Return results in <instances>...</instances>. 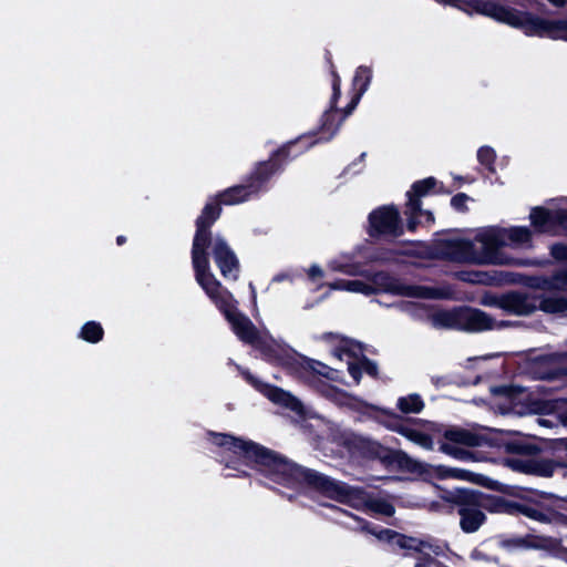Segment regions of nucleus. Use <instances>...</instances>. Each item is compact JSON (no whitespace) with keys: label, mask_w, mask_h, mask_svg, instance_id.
I'll return each mask as SVG.
<instances>
[{"label":"nucleus","mask_w":567,"mask_h":567,"mask_svg":"<svg viewBox=\"0 0 567 567\" xmlns=\"http://www.w3.org/2000/svg\"><path fill=\"white\" fill-rule=\"evenodd\" d=\"M444 437L446 442L442 443L441 450L457 458H464L467 455V452L455 446V444L464 445V446H475L478 444V437L473 433L458 429L452 427L445 431Z\"/></svg>","instance_id":"ddd939ff"},{"label":"nucleus","mask_w":567,"mask_h":567,"mask_svg":"<svg viewBox=\"0 0 567 567\" xmlns=\"http://www.w3.org/2000/svg\"><path fill=\"white\" fill-rule=\"evenodd\" d=\"M275 171V165L272 163H265L262 164L260 167H258L257 172H256V178L257 179H261L262 178V175H264V172H269V173H272Z\"/></svg>","instance_id":"473e14b6"},{"label":"nucleus","mask_w":567,"mask_h":567,"mask_svg":"<svg viewBox=\"0 0 567 567\" xmlns=\"http://www.w3.org/2000/svg\"><path fill=\"white\" fill-rule=\"evenodd\" d=\"M482 303L497 307L511 315L525 316L538 307V299L519 292H511L503 296L486 295L483 297Z\"/></svg>","instance_id":"9d476101"},{"label":"nucleus","mask_w":567,"mask_h":567,"mask_svg":"<svg viewBox=\"0 0 567 567\" xmlns=\"http://www.w3.org/2000/svg\"><path fill=\"white\" fill-rule=\"evenodd\" d=\"M334 117H336L334 112L326 113L324 114V120H323V123H322V130L328 131V132L331 131L333 133L336 131V128L334 130L330 128V122L333 121Z\"/></svg>","instance_id":"c9c22d12"},{"label":"nucleus","mask_w":567,"mask_h":567,"mask_svg":"<svg viewBox=\"0 0 567 567\" xmlns=\"http://www.w3.org/2000/svg\"><path fill=\"white\" fill-rule=\"evenodd\" d=\"M501 326V323L496 322L481 310L461 308V330L478 332L495 329Z\"/></svg>","instance_id":"4468645a"},{"label":"nucleus","mask_w":567,"mask_h":567,"mask_svg":"<svg viewBox=\"0 0 567 567\" xmlns=\"http://www.w3.org/2000/svg\"><path fill=\"white\" fill-rule=\"evenodd\" d=\"M548 1L556 7H563L566 3V0H548Z\"/></svg>","instance_id":"ea45409f"},{"label":"nucleus","mask_w":567,"mask_h":567,"mask_svg":"<svg viewBox=\"0 0 567 567\" xmlns=\"http://www.w3.org/2000/svg\"><path fill=\"white\" fill-rule=\"evenodd\" d=\"M247 379L257 388V390H259L265 396H267L274 403L287 406L298 413H302L301 402L295 396H292L290 393L285 392L281 389L274 388L261 382H257L252 380L250 375H247Z\"/></svg>","instance_id":"2eb2a0df"},{"label":"nucleus","mask_w":567,"mask_h":567,"mask_svg":"<svg viewBox=\"0 0 567 567\" xmlns=\"http://www.w3.org/2000/svg\"><path fill=\"white\" fill-rule=\"evenodd\" d=\"M478 13L491 17L511 27L522 29L528 37H547L567 41V19L546 20L529 13L501 7L494 2L474 1L468 3Z\"/></svg>","instance_id":"20e7f679"},{"label":"nucleus","mask_w":567,"mask_h":567,"mask_svg":"<svg viewBox=\"0 0 567 567\" xmlns=\"http://www.w3.org/2000/svg\"><path fill=\"white\" fill-rule=\"evenodd\" d=\"M458 514L461 528L465 533L476 532L485 520V515L475 501L461 506Z\"/></svg>","instance_id":"f3484780"},{"label":"nucleus","mask_w":567,"mask_h":567,"mask_svg":"<svg viewBox=\"0 0 567 567\" xmlns=\"http://www.w3.org/2000/svg\"><path fill=\"white\" fill-rule=\"evenodd\" d=\"M249 195H250V192H248L247 187L236 186V187H233V188L228 189L227 192H225L220 196V200L223 204L234 205V204H238V203L246 200Z\"/></svg>","instance_id":"4be33fe9"},{"label":"nucleus","mask_w":567,"mask_h":567,"mask_svg":"<svg viewBox=\"0 0 567 567\" xmlns=\"http://www.w3.org/2000/svg\"><path fill=\"white\" fill-rule=\"evenodd\" d=\"M281 364L289 367L295 372H297L301 378L310 379L315 374L324 375L327 378H331L330 374L333 373V370L329 369L327 365L321 362L313 361L301 357L299 354L286 353L284 357L276 358Z\"/></svg>","instance_id":"f8f14e48"},{"label":"nucleus","mask_w":567,"mask_h":567,"mask_svg":"<svg viewBox=\"0 0 567 567\" xmlns=\"http://www.w3.org/2000/svg\"><path fill=\"white\" fill-rule=\"evenodd\" d=\"M478 162L486 166L491 172H494L493 163L495 161V152L493 148L484 146L477 152Z\"/></svg>","instance_id":"bb28decb"},{"label":"nucleus","mask_w":567,"mask_h":567,"mask_svg":"<svg viewBox=\"0 0 567 567\" xmlns=\"http://www.w3.org/2000/svg\"><path fill=\"white\" fill-rule=\"evenodd\" d=\"M213 442L226 447L247 462H255L265 466L267 472L280 483L292 484L305 478L321 488H328V485L331 484L326 477L298 467L252 442L224 434H214Z\"/></svg>","instance_id":"7ed1b4c3"},{"label":"nucleus","mask_w":567,"mask_h":567,"mask_svg":"<svg viewBox=\"0 0 567 567\" xmlns=\"http://www.w3.org/2000/svg\"><path fill=\"white\" fill-rule=\"evenodd\" d=\"M204 220H199V229L192 250L196 281L215 306L225 315L237 338L245 343L261 348V334L251 320L237 310V301L234 296L221 287L220 282L210 271V267H208L204 251V245L207 239L204 233Z\"/></svg>","instance_id":"f03ea898"},{"label":"nucleus","mask_w":567,"mask_h":567,"mask_svg":"<svg viewBox=\"0 0 567 567\" xmlns=\"http://www.w3.org/2000/svg\"><path fill=\"white\" fill-rule=\"evenodd\" d=\"M551 254L557 259H567V246H563V245L553 246Z\"/></svg>","instance_id":"7c9ffc66"},{"label":"nucleus","mask_w":567,"mask_h":567,"mask_svg":"<svg viewBox=\"0 0 567 567\" xmlns=\"http://www.w3.org/2000/svg\"><path fill=\"white\" fill-rule=\"evenodd\" d=\"M555 217L560 220L561 225H566L567 215L565 213L559 215L557 214Z\"/></svg>","instance_id":"a19ab883"},{"label":"nucleus","mask_w":567,"mask_h":567,"mask_svg":"<svg viewBox=\"0 0 567 567\" xmlns=\"http://www.w3.org/2000/svg\"><path fill=\"white\" fill-rule=\"evenodd\" d=\"M308 277L311 279V280H317L318 278H321L323 277V270L321 269V267H319L318 265H312L308 271Z\"/></svg>","instance_id":"2f4dec72"},{"label":"nucleus","mask_w":567,"mask_h":567,"mask_svg":"<svg viewBox=\"0 0 567 567\" xmlns=\"http://www.w3.org/2000/svg\"><path fill=\"white\" fill-rule=\"evenodd\" d=\"M481 509L491 513H514L518 512L528 518L540 523H561L567 525V498H559L554 495H537L533 504H508L502 497L491 495H477L475 498Z\"/></svg>","instance_id":"39448f33"},{"label":"nucleus","mask_w":567,"mask_h":567,"mask_svg":"<svg viewBox=\"0 0 567 567\" xmlns=\"http://www.w3.org/2000/svg\"><path fill=\"white\" fill-rule=\"evenodd\" d=\"M375 509L386 516H391L394 513L393 506L388 503L379 504Z\"/></svg>","instance_id":"e433bc0d"},{"label":"nucleus","mask_w":567,"mask_h":567,"mask_svg":"<svg viewBox=\"0 0 567 567\" xmlns=\"http://www.w3.org/2000/svg\"><path fill=\"white\" fill-rule=\"evenodd\" d=\"M555 466L551 463H544L539 466V474L543 476H551L554 474Z\"/></svg>","instance_id":"f704fd0d"},{"label":"nucleus","mask_w":567,"mask_h":567,"mask_svg":"<svg viewBox=\"0 0 567 567\" xmlns=\"http://www.w3.org/2000/svg\"><path fill=\"white\" fill-rule=\"evenodd\" d=\"M80 336L85 341L95 343L102 339L103 329L100 323L90 321L82 327Z\"/></svg>","instance_id":"b1692460"},{"label":"nucleus","mask_w":567,"mask_h":567,"mask_svg":"<svg viewBox=\"0 0 567 567\" xmlns=\"http://www.w3.org/2000/svg\"><path fill=\"white\" fill-rule=\"evenodd\" d=\"M554 289L567 291V271L558 272L551 282Z\"/></svg>","instance_id":"c85d7f7f"},{"label":"nucleus","mask_w":567,"mask_h":567,"mask_svg":"<svg viewBox=\"0 0 567 567\" xmlns=\"http://www.w3.org/2000/svg\"><path fill=\"white\" fill-rule=\"evenodd\" d=\"M334 355L341 360L346 361L348 364V371L354 379V381L358 383L360 380V375L362 371L367 372L368 374L375 375L377 374V367L365 360V359H358L353 358V351L351 349H348L346 347L337 350L334 352Z\"/></svg>","instance_id":"dca6fc26"},{"label":"nucleus","mask_w":567,"mask_h":567,"mask_svg":"<svg viewBox=\"0 0 567 567\" xmlns=\"http://www.w3.org/2000/svg\"><path fill=\"white\" fill-rule=\"evenodd\" d=\"M372 78V71L367 66H360L357 69L354 78H353V87L357 91L354 97L351 101V104L349 105L346 115H349L352 110L357 106L359 103L361 96L364 94V92L368 90V86L371 82Z\"/></svg>","instance_id":"a211bd4d"},{"label":"nucleus","mask_w":567,"mask_h":567,"mask_svg":"<svg viewBox=\"0 0 567 567\" xmlns=\"http://www.w3.org/2000/svg\"><path fill=\"white\" fill-rule=\"evenodd\" d=\"M530 241L526 227H482L475 234L474 241L455 237L442 243V254L450 260L475 265H509L501 248L525 247Z\"/></svg>","instance_id":"f257e3e1"},{"label":"nucleus","mask_w":567,"mask_h":567,"mask_svg":"<svg viewBox=\"0 0 567 567\" xmlns=\"http://www.w3.org/2000/svg\"><path fill=\"white\" fill-rule=\"evenodd\" d=\"M395 431H398L400 434L405 436L408 440L420 445L421 447H423L425 450L433 449L432 439L429 435H426L415 429H412V427H409L405 425H400L395 429Z\"/></svg>","instance_id":"6ab92c4d"},{"label":"nucleus","mask_w":567,"mask_h":567,"mask_svg":"<svg viewBox=\"0 0 567 567\" xmlns=\"http://www.w3.org/2000/svg\"><path fill=\"white\" fill-rule=\"evenodd\" d=\"M124 238L122 236L117 237V243L121 245L123 243Z\"/></svg>","instance_id":"49530a36"},{"label":"nucleus","mask_w":567,"mask_h":567,"mask_svg":"<svg viewBox=\"0 0 567 567\" xmlns=\"http://www.w3.org/2000/svg\"><path fill=\"white\" fill-rule=\"evenodd\" d=\"M537 421H538V423L540 425H547L548 424L547 420H545V419H538Z\"/></svg>","instance_id":"c03bdc74"},{"label":"nucleus","mask_w":567,"mask_h":567,"mask_svg":"<svg viewBox=\"0 0 567 567\" xmlns=\"http://www.w3.org/2000/svg\"><path fill=\"white\" fill-rule=\"evenodd\" d=\"M400 545H401L402 547H405V546H406L405 542H400Z\"/></svg>","instance_id":"de8ad7c7"},{"label":"nucleus","mask_w":567,"mask_h":567,"mask_svg":"<svg viewBox=\"0 0 567 567\" xmlns=\"http://www.w3.org/2000/svg\"><path fill=\"white\" fill-rule=\"evenodd\" d=\"M369 284L374 291L384 290L415 299H440L452 296L447 289L402 284L383 272L377 274Z\"/></svg>","instance_id":"0eeeda50"},{"label":"nucleus","mask_w":567,"mask_h":567,"mask_svg":"<svg viewBox=\"0 0 567 567\" xmlns=\"http://www.w3.org/2000/svg\"><path fill=\"white\" fill-rule=\"evenodd\" d=\"M436 474H437V476H440L442 478L454 477V478L464 480V481L472 480V473L464 471V470L450 468V467H445V466H439L436 468Z\"/></svg>","instance_id":"a878e982"},{"label":"nucleus","mask_w":567,"mask_h":567,"mask_svg":"<svg viewBox=\"0 0 567 567\" xmlns=\"http://www.w3.org/2000/svg\"><path fill=\"white\" fill-rule=\"evenodd\" d=\"M423 406V401L416 394L403 396L398 400V408L403 413H419Z\"/></svg>","instance_id":"5701e85b"},{"label":"nucleus","mask_w":567,"mask_h":567,"mask_svg":"<svg viewBox=\"0 0 567 567\" xmlns=\"http://www.w3.org/2000/svg\"><path fill=\"white\" fill-rule=\"evenodd\" d=\"M371 234L400 236L403 233V226L399 212L393 206H383L373 210L369 216Z\"/></svg>","instance_id":"9b49d317"},{"label":"nucleus","mask_w":567,"mask_h":567,"mask_svg":"<svg viewBox=\"0 0 567 567\" xmlns=\"http://www.w3.org/2000/svg\"><path fill=\"white\" fill-rule=\"evenodd\" d=\"M329 267L333 271H340V272H343L347 275H355L357 274V270L354 267L343 265V264H338L336 261H332Z\"/></svg>","instance_id":"c756f323"},{"label":"nucleus","mask_w":567,"mask_h":567,"mask_svg":"<svg viewBox=\"0 0 567 567\" xmlns=\"http://www.w3.org/2000/svg\"><path fill=\"white\" fill-rule=\"evenodd\" d=\"M219 216V207L216 204L209 203L205 206L202 215L197 219V229H199V220L205 219V228L204 233L206 235V243L204 245V251H206L207 247L212 246V252L214 256V260L219 268L221 275L226 279L236 280L238 278L239 272V264L237 260V257L235 256L234 251L229 248V246L226 244V241L220 238L216 237L213 241L209 238V227L210 225L218 218ZM198 233V230H196ZM197 236V234H195ZM196 237H194L195 239ZM205 256H207V252H205ZM208 259V257H206ZM209 264V261L207 260Z\"/></svg>","instance_id":"423d86ee"},{"label":"nucleus","mask_w":567,"mask_h":567,"mask_svg":"<svg viewBox=\"0 0 567 567\" xmlns=\"http://www.w3.org/2000/svg\"><path fill=\"white\" fill-rule=\"evenodd\" d=\"M435 179L430 177L413 184L411 192L408 193V203L405 215L408 217L409 229H414L419 224H432L433 215L429 210L421 209L420 198L427 194L434 187Z\"/></svg>","instance_id":"1a4fd4ad"},{"label":"nucleus","mask_w":567,"mask_h":567,"mask_svg":"<svg viewBox=\"0 0 567 567\" xmlns=\"http://www.w3.org/2000/svg\"><path fill=\"white\" fill-rule=\"evenodd\" d=\"M332 89H333V99L336 100L340 95V79L338 75H334Z\"/></svg>","instance_id":"4c0bfd02"},{"label":"nucleus","mask_w":567,"mask_h":567,"mask_svg":"<svg viewBox=\"0 0 567 567\" xmlns=\"http://www.w3.org/2000/svg\"><path fill=\"white\" fill-rule=\"evenodd\" d=\"M330 287L332 289L347 290L350 292L363 295H371L372 292H374V288L372 287V285L363 282L361 280H340L330 284Z\"/></svg>","instance_id":"aec40b11"},{"label":"nucleus","mask_w":567,"mask_h":567,"mask_svg":"<svg viewBox=\"0 0 567 567\" xmlns=\"http://www.w3.org/2000/svg\"><path fill=\"white\" fill-rule=\"evenodd\" d=\"M285 278L284 275H278L274 278L275 281H281Z\"/></svg>","instance_id":"a18cd8bd"},{"label":"nucleus","mask_w":567,"mask_h":567,"mask_svg":"<svg viewBox=\"0 0 567 567\" xmlns=\"http://www.w3.org/2000/svg\"><path fill=\"white\" fill-rule=\"evenodd\" d=\"M460 279L471 284H488L491 277L485 272H461Z\"/></svg>","instance_id":"cd10ccee"},{"label":"nucleus","mask_w":567,"mask_h":567,"mask_svg":"<svg viewBox=\"0 0 567 567\" xmlns=\"http://www.w3.org/2000/svg\"><path fill=\"white\" fill-rule=\"evenodd\" d=\"M539 308L549 313H557L567 310V300L565 298L549 297L539 301Z\"/></svg>","instance_id":"393cba45"},{"label":"nucleus","mask_w":567,"mask_h":567,"mask_svg":"<svg viewBox=\"0 0 567 567\" xmlns=\"http://www.w3.org/2000/svg\"><path fill=\"white\" fill-rule=\"evenodd\" d=\"M249 287H250V290H251V293H252V299H254V301H255V300H256V291H255V287H254L251 284L249 285Z\"/></svg>","instance_id":"37998d69"},{"label":"nucleus","mask_w":567,"mask_h":567,"mask_svg":"<svg viewBox=\"0 0 567 567\" xmlns=\"http://www.w3.org/2000/svg\"><path fill=\"white\" fill-rule=\"evenodd\" d=\"M415 567H424L423 564H417Z\"/></svg>","instance_id":"09e8293b"},{"label":"nucleus","mask_w":567,"mask_h":567,"mask_svg":"<svg viewBox=\"0 0 567 567\" xmlns=\"http://www.w3.org/2000/svg\"><path fill=\"white\" fill-rule=\"evenodd\" d=\"M389 533H390V530L384 529V530H381L379 533H374V535L378 538L383 539V538L388 537Z\"/></svg>","instance_id":"58836bf2"},{"label":"nucleus","mask_w":567,"mask_h":567,"mask_svg":"<svg viewBox=\"0 0 567 567\" xmlns=\"http://www.w3.org/2000/svg\"><path fill=\"white\" fill-rule=\"evenodd\" d=\"M559 420H560V422H561V424H563V425L567 426V412L561 413V414L559 415Z\"/></svg>","instance_id":"79ce46f5"},{"label":"nucleus","mask_w":567,"mask_h":567,"mask_svg":"<svg viewBox=\"0 0 567 567\" xmlns=\"http://www.w3.org/2000/svg\"><path fill=\"white\" fill-rule=\"evenodd\" d=\"M401 309L421 320H429L435 328H450L461 330V309L430 310L420 301H406L400 305Z\"/></svg>","instance_id":"6e6552de"},{"label":"nucleus","mask_w":567,"mask_h":567,"mask_svg":"<svg viewBox=\"0 0 567 567\" xmlns=\"http://www.w3.org/2000/svg\"><path fill=\"white\" fill-rule=\"evenodd\" d=\"M554 218L548 212L543 208H534L530 213V220L534 227L540 233H551V219Z\"/></svg>","instance_id":"412c9836"},{"label":"nucleus","mask_w":567,"mask_h":567,"mask_svg":"<svg viewBox=\"0 0 567 567\" xmlns=\"http://www.w3.org/2000/svg\"><path fill=\"white\" fill-rule=\"evenodd\" d=\"M467 200H468V196L467 195H465V194H457L456 196H454L452 198V205L455 208H462Z\"/></svg>","instance_id":"72a5a7b5"}]
</instances>
